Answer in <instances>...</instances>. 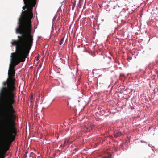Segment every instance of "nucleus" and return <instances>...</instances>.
<instances>
[{"label":"nucleus","mask_w":158,"mask_h":158,"mask_svg":"<svg viewBox=\"0 0 158 158\" xmlns=\"http://www.w3.org/2000/svg\"><path fill=\"white\" fill-rule=\"evenodd\" d=\"M32 11H22L18 20L16 33L22 35L18 36V40H13L11 44L15 46V51L11 53V64L8 72V78L3 83L4 86L0 91V101L2 107V115L4 119L1 125L0 131L2 135H16L17 131L15 121L16 116L13 105L15 102L14 91L15 74V67L21 62L25 61L33 44V35L31 19Z\"/></svg>","instance_id":"obj_1"},{"label":"nucleus","mask_w":158,"mask_h":158,"mask_svg":"<svg viewBox=\"0 0 158 158\" xmlns=\"http://www.w3.org/2000/svg\"><path fill=\"white\" fill-rule=\"evenodd\" d=\"M94 127V125L89 124L87 126L82 127L81 128V131L84 132H88L92 130Z\"/></svg>","instance_id":"obj_2"},{"label":"nucleus","mask_w":158,"mask_h":158,"mask_svg":"<svg viewBox=\"0 0 158 158\" xmlns=\"http://www.w3.org/2000/svg\"><path fill=\"white\" fill-rule=\"evenodd\" d=\"M114 135L116 137L120 136L122 135V133L119 131H114Z\"/></svg>","instance_id":"obj_3"},{"label":"nucleus","mask_w":158,"mask_h":158,"mask_svg":"<svg viewBox=\"0 0 158 158\" xmlns=\"http://www.w3.org/2000/svg\"><path fill=\"white\" fill-rule=\"evenodd\" d=\"M72 10H73L74 8V7L76 5V1H74L72 3Z\"/></svg>","instance_id":"obj_4"},{"label":"nucleus","mask_w":158,"mask_h":158,"mask_svg":"<svg viewBox=\"0 0 158 158\" xmlns=\"http://www.w3.org/2000/svg\"><path fill=\"white\" fill-rule=\"evenodd\" d=\"M64 37L62 38L61 40L60 41L59 43V44L60 45H61L62 44L63 42V41L64 40Z\"/></svg>","instance_id":"obj_5"},{"label":"nucleus","mask_w":158,"mask_h":158,"mask_svg":"<svg viewBox=\"0 0 158 158\" xmlns=\"http://www.w3.org/2000/svg\"><path fill=\"white\" fill-rule=\"evenodd\" d=\"M67 143H66V141H64V144L63 145H61V146L62 147H64L66 144Z\"/></svg>","instance_id":"obj_6"},{"label":"nucleus","mask_w":158,"mask_h":158,"mask_svg":"<svg viewBox=\"0 0 158 158\" xmlns=\"http://www.w3.org/2000/svg\"><path fill=\"white\" fill-rule=\"evenodd\" d=\"M41 66H42L41 64H40L39 66V67H38V69L37 71V73H38V69L41 67Z\"/></svg>","instance_id":"obj_7"},{"label":"nucleus","mask_w":158,"mask_h":158,"mask_svg":"<svg viewBox=\"0 0 158 158\" xmlns=\"http://www.w3.org/2000/svg\"><path fill=\"white\" fill-rule=\"evenodd\" d=\"M66 143H70L71 142L69 140H68L67 141H66Z\"/></svg>","instance_id":"obj_8"},{"label":"nucleus","mask_w":158,"mask_h":158,"mask_svg":"<svg viewBox=\"0 0 158 158\" xmlns=\"http://www.w3.org/2000/svg\"><path fill=\"white\" fill-rule=\"evenodd\" d=\"M32 96L31 97V98H30V99H32Z\"/></svg>","instance_id":"obj_9"}]
</instances>
